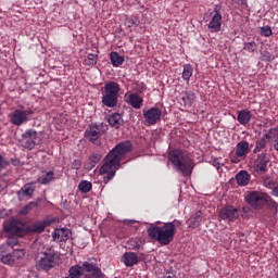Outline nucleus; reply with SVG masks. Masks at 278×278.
I'll use <instances>...</instances> for the list:
<instances>
[{
  "mask_svg": "<svg viewBox=\"0 0 278 278\" xmlns=\"http://www.w3.org/2000/svg\"><path fill=\"white\" fill-rule=\"evenodd\" d=\"M134 147L129 141H123L116 144L104 157V163L100 167V175H106L104 181H112L116 175V170L121 168V160H125L128 153H131Z\"/></svg>",
  "mask_w": 278,
  "mask_h": 278,
  "instance_id": "f257e3e1",
  "label": "nucleus"
},
{
  "mask_svg": "<svg viewBox=\"0 0 278 278\" xmlns=\"http://www.w3.org/2000/svg\"><path fill=\"white\" fill-rule=\"evenodd\" d=\"M148 235L162 247H168V244L175 239V224L169 222L164 224L163 227L151 224L148 228Z\"/></svg>",
  "mask_w": 278,
  "mask_h": 278,
  "instance_id": "f03ea898",
  "label": "nucleus"
},
{
  "mask_svg": "<svg viewBox=\"0 0 278 278\" xmlns=\"http://www.w3.org/2000/svg\"><path fill=\"white\" fill-rule=\"evenodd\" d=\"M38 251L36 263L37 270H51V268L58 266L60 254H58V251H55L53 247H45L40 244Z\"/></svg>",
  "mask_w": 278,
  "mask_h": 278,
  "instance_id": "7ed1b4c3",
  "label": "nucleus"
},
{
  "mask_svg": "<svg viewBox=\"0 0 278 278\" xmlns=\"http://www.w3.org/2000/svg\"><path fill=\"white\" fill-rule=\"evenodd\" d=\"M169 162H172L176 170L181 173L184 177H190V175H192L194 163H192V160H190V156H188L186 153L179 150L170 152Z\"/></svg>",
  "mask_w": 278,
  "mask_h": 278,
  "instance_id": "20e7f679",
  "label": "nucleus"
},
{
  "mask_svg": "<svg viewBox=\"0 0 278 278\" xmlns=\"http://www.w3.org/2000/svg\"><path fill=\"white\" fill-rule=\"evenodd\" d=\"M118 92H121V86L118 85V83H106L102 96L103 105H105L106 108H116L118 103Z\"/></svg>",
  "mask_w": 278,
  "mask_h": 278,
  "instance_id": "39448f33",
  "label": "nucleus"
},
{
  "mask_svg": "<svg viewBox=\"0 0 278 278\" xmlns=\"http://www.w3.org/2000/svg\"><path fill=\"white\" fill-rule=\"evenodd\" d=\"M108 131L105 124H91L85 131V138L96 147H101V136Z\"/></svg>",
  "mask_w": 278,
  "mask_h": 278,
  "instance_id": "423d86ee",
  "label": "nucleus"
},
{
  "mask_svg": "<svg viewBox=\"0 0 278 278\" xmlns=\"http://www.w3.org/2000/svg\"><path fill=\"white\" fill-rule=\"evenodd\" d=\"M265 198H266V192L249 191L245 197V202L253 210H262V207H264Z\"/></svg>",
  "mask_w": 278,
  "mask_h": 278,
  "instance_id": "0eeeda50",
  "label": "nucleus"
},
{
  "mask_svg": "<svg viewBox=\"0 0 278 278\" xmlns=\"http://www.w3.org/2000/svg\"><path fill=\"white\" fill-rule=\"evenodd\" d=\"M270 163V156L266 153H262L254 162V170L257 175H266L268 173V164Z\"/></svg>",
  "mask_w": 278,
  "mask_h": 278,
  "instance_id": "6e6552de",
  "label": "nucleus"
},
{
  "mask_svg": "<svg viewBox=\"0 0 278 278\" xmlns=\"http://www.w3.org/2000/svg\"><path fill=\"white\" fill-rule=\"evenodd\" d=\"M38 138V132L34 129H28L22 135L21 146L24 149H34L36 147V140Z\"/></svg>",
  "mask_w": 278,
  "mask_h": 278,
  "instance_id": "1a4fd4ad",
  "label": "nucleus"
},
{
  "mask_svg": "<svg viewBox=\"0 0 278 278\" xmlns=\"http://www.w3.org/2000/svg\"><path fill=\"white\" fill-rule=\"evenodd\" d=\"M240 217V211L235 206H225L219 211V218L222 220H228V223H233Z\"/></svg>",
  "mask_w": 278,
  "mask_h": 278,
  "instance_id": "9d476101",
  "label": "nucleus"
},
{
  "mask_svg": "<svg viewBox=\"0 0 278 278\" xmlns=\"http://www.w3.org/2000/svg\"><path fill=\"white\" fill-rule=\"evenodd\" d=\"M143 118L146 121V125H155L157 121L162 118V110L159 108H151L148 111H143Z\"/></svg>",
  "mask_w": 278,
  "mask_h": 278,
  "instance_id": "9b49d317",
  "label": "nucleus"
},
{
  "mask_svg": "<svg viewBox=\"0 0 278 278\" xmlns=\"http://www.w3.org/2000/svg\"><path fill=\"white\" fill-rule=\"evenodd\" d=\"M34 192H36V181L25 184L21 190L17 191V199L18 201L34 199Z\"/></svg>",
  "mask_w": 278,
  "mask_h": 278,
  "instance_id": "f8f14e48",
  "label": "nucleus"
},
{
  "mask_svg": "<svg viewBox=\"0 0 278 278\" xmlns=\"http://www.w3.org/2000/svg\"><path fill=\"white\" fill-rule=\"evenodd\" d=\"M4 231H7V233L18 236L20 238H22L23 233H25L23 225L18 224L16 220H11L9 224H7L4 226Z\"/></svg>",
  "mask_w": 278,
  "mask_h": 278,
  "instance_id": "ddd939ff",
  "label": "nucleus"
},
{
  "mask_svg": "<svg viewBox=\"0 0 278 278\" xmlns=\"http://www.w3.org/2000/svg\"><path fill=\"white\" fill-rule=\"evenodd\" d=\"M52 238L55 242H66V240L71 238V229L68 228L55 229L52 233Z\"/></svg>",
  "mask_w": 278,
  "mask_h": 278,
  "instance_id": "4468645a",
  "label": "nucleus"
},
{
  "mask_svg": "<svg viewBox=\"0 0 278 278\" xmlns=\"http://www.w3.org/2000/svg\"><path fill=\"white\" fill-rule=\"evenodd\" d=\"M11 123L17 126L23 125V123H27V117L25 116V113L23 112V110H15L12 113Z\"/></svg>",
  "mask_w": 278,
  "mask_h": 278,
  "instance_id": "2eb2a0df",
  "label": "nucleus"
},
{
  "mask_svg": "<svg viewBox=\"0 0 278 278\" xmlns=\"http://www.w3.org/2000/svg\"><path fill=\"white\" fill-rule=\"evenodd\" d=\"M203 220V213L201 211L195 212L191 217L188 219L187 225L190 229H197L201 225Z\"/></svg>",
  "mask_w": 278,
  "mask_h": 278,
  "instance_id": "dca6fc26",
  "label": "nucleus"
},
{
  "mask_svg": "<svg viewBox=\"0 0 278 278\" xmlns=\"http://www.w3.org/2000/svg\"><path fill=\"white\" fill-rule=\"evenodd\" d=\"M108 123L109 125H111V127H114L115 129H121V127L125 125V121H123V116L118 113L110 115Z\"/></svg>",
  "mask_w": 278,
  "mask_h": 278,
  "instance_id": "f3484780",
  "label": "nucleus"
},
{
  "mask_svg": "<svg viewBox=\"0 0 278 278\" xmlns=\"http://www.w3.org/2000/svg\"><path fill=\"white\" fill-rule=\"evenodd\" d=\"M122 262L128 267L136 266V264H138V255L134 252H126L122 256Z\"/></svg>",
  "mask_w": 278,
  "mask_h": 278,
  "instance_id": "a211bd4d",
  "label": "nucleus"
},
{
  "mask_svg": "<svg viewBox=\"0 0 278 278\" xmlns=\"http://www.w3.org/2000/svg\"><path fill=\"white\" fill-rule=\"evenodd\" d=\"M220 21H223V15L220 13H216L211 22L208 23V29L214 33V31H220Z\"/></svg>",
  "mask_w": 278,
  "mask_h": 278,
  "instance_id": "6ab92c4d",
  "label": "nucleus"
},
{
  "mask_svg": "<svg viewBox=\"0 0 278 278\" xmlns=\"http://www.w3.org/2000/svg\"><path fill=\"white\" fill-rule=\"evenodd\" d=\"M194 99H197V96L192 91H184L180 98L185 108H192Z\"/></svg>",
  "mask_w": 278,
  "mask_h": 278,
  "instance_id": "aec40b11",
  "label": "nucleus"
},
{
  "mask_svg": "<svg viewBox=\"0 0 278 278\" xmlns=\"http://www.w3.org/2000/svg\"><path fill=\"white\" fill-rule=\"evenodd\" d=\"M128 103L135 110H140V108H142V103H144V100L137 93H131L128 96Z\"/></svg>",
  "mask_w": 278,
  "mask_h": 278,
  "instance_id": "412c9836",
  "label": "nucleus"
},
{
  "mask_svg": "<svg viewBox=\"0 0 278 278\" xmlns=\"http://www.w3.org/2000/svg\"><path fill=\"white\" fill-rule=\"evenodd\" d=\"M238 186H249L251 182V174L247 170H241L236 175Z\"/></svg>",
  "mask_w": 278,
  "mask_h": 278,
  "instance_id": "4be33fe9",
  "label": "nucleus"
},
{
  "mask_svg": "<svg viewBox=\"0 0 278 278\" xmlns=\"http://www.w3.org/2000/svg\"><path fill=\"white\" fill-rule=\"evenodd\" d=\"M249 151L250 148L248 141H240L237 144L236 157H245Z\"/></svg>",
  "mask_w": 278,
  "mask_h": 278,
  "instance_id": "5701e85b",
  "label": "nucleus"
},
{
  "mask_svg": "<svg viewBox=\"0 0 278 278\" xmlns=\"http://www.w3.org/2000/svg\"><path fill=\"white\" fill-rule=\"evenodd\" d=\"M251 111L243 110L238 113L237 121L240 123V125H247L251 121Z\"/></svg>",
  "mask_w": 278,
  "mask_h": 278,
  "instance_id": "b1692460",
  "label": "nucleus"
},
{
  "mask_svg": "<svg viewBox=\"0 0 278 278\" xmlns=\"http://www.w3.org/2000/svg\"><path fill=\"white\" fill-rule=\"evenodd\" d=\"M40 199H37L36 201L29 202L27 205H25L21 211V216H25L26 214H29L31 210H36V207H39L40 205Z\"/></svg>",
  "mask_w": 278,
  "mask_h": 278,
  "instance_id": "393cba45",
  "label": "nucleus"
},
{
  "mask_svg": "<svg viewBox=\"0 0 278 278\" xmlns=\"http://www.w3.org/2000/svg\"><path fill=\"white\" fill-rule=\"evenodd\" d=\"M55 173L53 172H48L47 174H45L41 177L37 178V184H41L42 186H47L48 184H51V181H53V179H55Z\"/></svg>",
  "mask_w": 278,
  "mask_h": 278,
  "instance_id": "a878e982",
  "label": "nucleus"
},
{
  "mask_svg": "<svg viewBox=\"0 0 278 278\" xmlns=\"http://www.w3.org/2000/svg\"><path fill=\"white\" fill-rule=\"evenodd\" d=\"M45 227H47L45 223L37 222L28 227V231L30 233H42V231H45Z\"/></svg>",
  "mask_w": 278,
  "mask_h": 278,
  "instance_id": "bb28decb",
  "label": "nucleus"
},
{
  "mask_svg": "<svg viewBox=\"0 0 278 278\" xmlns=\"http://www.w3.org/2000/svg\"><path fill=\"white\" fill-rule=\"evenodd\" d=\"M110 60L113 66H121L125 62V56H121L118 52H111Z\"/></svg>",
  "mask_w": 278,
  "mask_h": 278,
  "instance_id": "cd10ccee",
  "label": "nucleus"
},
{
  "mask_svg": "<svg viewBox=\"0 0 278 278\" xmlns=\"http://www.w3.org/2000/svg\"><path fill=\"white\" fill-rule=\"evenodd\" d=\"M262 181L263 186L265 188H268L269 190H271V188H275V186L277 185V180L268 175L262 176Z\"/></svg>",
  "mask_w": 278,
  "mask_h": 278,
  "instance_id": "c85d7f7f",
  "label": "nucleus"
},
{
  "mask_svg": "<svg viewBox=\"0 0 278 278\" xmlns=\"http://www.w3.org/2000/svg\"><path fill=\"white\" fill-rule=\"evenodd\" d=\"M193 68L192 65L187 64L184 66V71H182V79H185V81H187V84H190V78L192 77V73H193Z\"/></svg>",
  "mask_w": 278,
  "mask_h": 278,
  "instance_id": "c756f323",
  "label": "nucleus"
},
{
  "mask_svg": "<svg viewBox=\"0 0 278 278\" xmlns=\"http://www.w3.org/2000/svg\"><path fill=\"white\" fill-rule=\"evenodd\" d=\"M78 190H80L84 194H88L90 190H92V182L88 180H83L78 185Z\"/></svg>",
  "mask_w": 278,
  "mask_h": 278,
  "instance_id": "7c9ffc66",
  "label": "nucleus"
},
{
  "mask_svg": "<svg viewBox=\"0 0 278 278\" xmlns=\"http://www.w3.org/2000/svg\"><path fill=\"white\" fill-rule=\"evenodd\" d=\"M264 205H267L269 210H277L278 207L277 202L268 193H265Z\"/></svg>",
  "mask_w": 278,
  "mask_h": 278,
  "instance_id": "2f4dec72",
  "label": "nucleus"
},
{
  "mask_svg": "<svg viewBox=\"0 0 278 278\" xmlns=\"http://www.w3.org/2000/svg\"><path fill=\"white\" fill-rule=\"evenodd\" d=\"M0 262L8 266H12L16 261H14V256L12 255V253H7L0 256Z\"/></svg>",
  "mask_w": 278,
  "mask_h": 278,
  "instance_id": "473e14b6",
  "label": "nucleus"
},
{
  "mask_svg": "<svg viewBox=\"0 0 278 278\" xmlns=\"http://www.w3.org/2000/svg\"><path fill=\"white\" fill-rule=\"evenodd\" d=\"M99 62V56L97 54H88L85 59L86 66H94Z\"/></svg>",
  "mask_w": 278,
  "mask_h": 278,
  "instance_id": "72a5a7b5",
  "label": "nucleus"
},
{
  "mask_svg": "<svg viewBox=\"0 0 278 278\" xmlns=\"http://www.w3.org/2000/svg\"><path fill=\"white\" fill-rule=\"evenodd\" d=\"M90 166L89 168H94L99 162H101V154L94 153L89 156Z\"/></svg>",
  "mask_w": 278,
  "mask_h": 278,
  "instance_id": "f704fd0d",
  "label": "nucleus"
},
{
  "mask_svg": "<svg viewBox=\"0 0 278 278\" xmlns=\"http://www.w3.org/2000/svg\"><path fill=\"white\" fill-rule=\"evenodd\" d=\"M243 49L249 51V53H255L257 51V43L255 41L245 42Z\"/></svg>",
  "mask_w": 278,
  "mask_h": 278,
  "instance_id": "c9c22d12",
  "label": "nucleus"
},
{
  "mask_svg": "<svg viewBox=\"0 0 278 278\" xmlns=\"http://www.w3.org/2000/svg\"><path fill=\"white\" fill-rule=\"evenodd\" d=\"M266 147V139L265 138H261L256 141V146L254 149V153H260V151L262 149H264Z\"/></svg>",
  "mask_w": 278,
  "mask_h": 278,
  "instance_id": "e433bc0d",
  "label": "nucleus"
},
{
  "mask_svg": "<svg viewBox=\"0 0 278 278\" xmlns=\"http://www.w3.org/2000/svg\"><path fill=\"white\" fill-rule=\"evenodd\" d=\"M13 260L16 262L17 260H23L25 257V251L23 249L14 250L12 253Z\"/></svg>",
  "mask_w": 278,
  "mask_h": 278,
  "instance_id": "4c0bfd02",
  "label": "nucleus"
},
{
  "mask_svg": "<svg viewBox=\"0 0 278 278\" xmlns=\"http://www.w3.org/2000/svg\"><path fill=\"white\" fill-rule=\"evenodd\" d=\"M125 25H126V27H138V25H140V22L138 20L127 17L125 20Z\"/></svg>",
  "mask_w": 278,
  "mask_h": 278,
  "instance_id": "58836bf2",
  "label": "nucleus"
},
{
  "mask_svg": "<svg viewBox=\"0 0 278 278\" xmlns=\"http://www.w3.org/2000/svg\"><path fill=\"white\" fill-rule=\"evenodd\" d=\"M261 36H265V38H268V36H273V29L270 28V26L261 27Z\"/></svg>",
  "mask_w": 278,
  "mask_h": 278,
  "instance_id": "ea45409f",
  "label": "nucleus"
},
{
  "mask_svg": "<svg viewBox=\"0 0 278 278\" xmlns=\"http://www.w3.org/2000/svg\"><path fill=\"white\" fill-rule=\"evenodd\" d=\"M7 244H8V247H16V244H18V239H16V238H9L7 240Z\"/></svg>",
  "mask_w": 278,
  "mask_h": 278,
  "instance_id": "a19ab883",
  "label": "nucleus"
},
{
  "mask_svg": "<svg viewBox=\"0 0 278 278\" xmlns=\"http://www.w3.org/2000/svg\"><path fill=\"white\" fill-rule=\"evenodd\" d=\"M72 168H74L75 170H79V168H81V161L75 160V161L72 163Z\"/></svg>",
  "mask_w": 278,
  "mask_h": 278,
  "instance_id": "79ce46f5",
  "label": "nucleus"
},
{
  "mask_svg": "<svg viewBox=\"0 0 278 278\" xmlns=\"http://www.w3.org/2000/svg\"><path fill=\"white\" fill-rule=\"evenodd\" d=\"M8 163L3 161V156L0 155V173L5 168Z\"/></svg>",
  "mask_w": 278,
  "mask_h": 278,
  "instance_id": "37998d69",
  "label": "nucleus"
},
{
  "mask_svg": "<svg viewBox=\"0 0 278 278\" xmlns=\"http://www.w3.org/2000/svg\"><path fill=\"white\" fill-rule=\"evenodd\" d=\"M271 194H273V197L278 198V185L277 184L274 186V188H271Z\"/></svg>",
  "mask_w": 278,
  "mask_h": 278,
  "instance_id": "c03bdc74",
  "label": "nucleus"
},
{
  "mask_svg": "<svg viewBox=\"0 0 278 278\" xmlns=\"http://www.w3.org/2000/svg\"><path fill=\"white\" fill-rule=\"evenodd\" d=\"M23 113L25 114L26 118L27 116H31L34 114V111L31 109L24 110Z\"/></svg>",
  "mask_w": 278,
  "mask_h": 278,
  "instance_id": "a18cd8bd",
  "label": "nucleus"
},
{
  "mask_svg": "<svg viewBox=\"0 0 278 278\" xmlns=\"http://www.w3.org/2000/svg\"><path fill=\"white\" fill-rule=\"evenodd\" d=\"M263 58H264V60L269 61L270 58H271V55H270V53H269L268 51H264V52H263Z\"/></svg>",
  "mask_w": 278,
  "mask_h": 278,
  "instance_id": "49530a36",
  "label": "nucleus"
},
{
  "mask_svg": "<svg viewBox=\"0 0 278 278\" xmlns=\"http://www.w3.org/2000/svg\"><path fill=\"white\" fill-rule=\"evenodd\" d=\"M238 162H240V160H238V159H231V163H232V164H238Z\"/></svg>",
  "mask_w": 278,
  "mask_h": 278,
  "instance_id": "de8ad7c7",
  "label": "nucleus"
},
{
  "mask_svg": "<svg viewBox=\"0 0 278 278\" xmlns=\"http://www.w3.org/2000/svg\"><path fill=\"white\" fill-rule=\"evenodd\" d=\"M214 166H217V170H218V168H220V163H218L217 161H214Z\"/></svg>",
  "mask_w": 278,
  "mask_h": 278,
  "instance_id": "09e8293b",
  "label": "nucleus"
},
{
  "mask_svg": "<svg viewBox=\"0 0 278 278\" xmlns=\"http://www.w3.org/2000/svg\"><path fill=\"white\" fill-rule=\"evenodd\" d=\"M165 278H177V277H175V275L173 274H168Z\"/></svg>",
  "mask_w": 278,
  "mask_h": 278,
  "instance_id": "8fccbe9b",
  "label": "nucleus"
},
{
  "mask_svg": "<svg viewBox=\"0 0 278 278\" xmlns=\"http://www.w3.org/2000/svg\"><path fill=\"white\" fill-rule=\"evenodd\" d=\"M235 3H244V0H233Z\"/></svg>",
  "mask_w": 278,
  "mask_h": 278,
  "instance_id": "3c124183",
  "label": "nucleus"
},
{
  "mask_svg": "<svg viewBox=\"0 0 278 278\" xmlns=\"http://www.w3.org/2000/svg\"><path fill=\"white\" fill-rule=\"evenodd\" d=\"M270 134H277V129L273 128V129L270 130Z\"/></svg>",
  "mask_w": 278,
  "mask_h": 278,
  "instance_id": "603ef678",
  "label": "nucleus"
},
{
  "mask_svg": "<svg viewBox=\"0 0 278 278\" xmlns=\"http://www.w3.org/2000/svg\"><path fill=\"white\" fill-rule=\"evenodd\" d=\"M129 223H135L134 220H130Z\"/></svg>",
  "mask_w": 278,
  "mask_h": 278,
  "instance_id": "864d4df0",
  "label": "nucleus"
}]
</instances>
